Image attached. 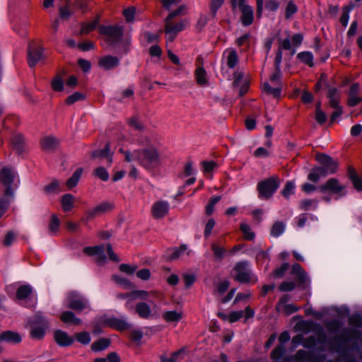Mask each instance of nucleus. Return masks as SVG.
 Wrapping results in <instances>:
<instances>
[{"label":"nucleus","instance_id":"1","mask_svg":"<svg viewBox=\"0 0 362 362\" xmlns=\"http://www.w3.org/2000/svg\"><path fill=\"white\" fill-rule=\"evenodd\" d=\"M124 159L127 162L138 161L147 170H153L161 164V157L153 146L133 152L125 151Z\"/></svg>","mask_w":362,"mask_h":362},{"label":"nucleus","instance_id":"2","mask_svg":"<svg viewBox=\"0 0 362 362\" xmlns=\"http://www.w3.org/2000/svg\"><path fill=\"white\" fill-rule=\"evenodd\" d=\"M279 185L280 180L276 177H271L259 182L257 185L259 197L266 199H269L279 188Z\"/></svg>","mask_w":362,"mask_h":362},{"label":"nucleus","instance_id":"3","mask_svg":"<svg viewBox=\"0 0 362 362\" xmlns=\"http://www.w3.org/2000/svg\"><path fill=\"white\" fill-rule=\"evenodd\" d=\"M234 279L241 283L255 282L257 278L249 269V262L243 261L237 262L233 268Z\"/></svg>","mask_w":362,"mask_h":362},{"label":"nucleus","instance_id":"4","mask_svg":"<svg viewBox=\"0 0 362 362\" xmlns=\"http://www.w3.org/2000/svg\"><path fill=\"white\" fill-rule=\"evenodd\" d=\"M31 337L34 339H42L48 328V322L45 317L40 313H37L30 320Z\"/></svg>","mask_w":362,"mask_h":362},{"label":"nucleus","instance_id":"5","mask_svg":"<svg viewBox=\"0 0 362 362\" xmlns=\"http://www.w3.org/2000/svg\"><path fill=\"white\" fill-rule=\"evenodd\" d=\"M318 189L322 193L336 194L338 197L346 195V187L336 178H329L324 184L319 186Z\"/></svg>","mask_w":362,"mask_h":362},{"label":"nucleus","instance_id":"6","mask_svg":"<svg viewBox=\"0 0 362 362\" xmlns=\"http://www.w3.org/2000/svg\"><path fill=\"white\" fill-rule=\"evenodd\" d=\"M281 71H276L271 76L269 82H264L263 84L264 90L272 95L274 98H279L281 95L282 86L281 83Z\"/></svg>","mask_w":362,"mask_h":362},{"label":"nucleus","instance_id":"7","mask_svg":"<svg viewBox=\"0 0 362 362\" xmlns=\"http://www.w3.org/2000/svg\"><path fill=\"white\" fill-rule=\"evenodd\" d=\"M68 308L78 312L85 310H90V305L88 300L76 292H71L67 297Z\"/></svg>","mask_w":362,"mask_h":362},{"label":"nucleus","instance_id":"8","mask_svg":"<svg viewBox=\"0 0 362 362\" xmlns=\"http://www.w3.org/2000/svg\"><path fill=\"white\" fill-rule=\"evenodd\" d=\"M187 25V21L186 20H182L175 24L172 21H165V31L167 42H173L177 34L183 30Z\"/></svg>","mask_w":362,"mask_h":362},{"label":"nucleus","instance_id":"9","mask_svg":"<svg viewBox=\"0 0 362 362\" xmlns=\"http://www.w3.org/2000/svg\"><path fill=\"white\" fill-rule=\"evenodd\" d=\"M99 32L102 35H106L111 43L119 42L123 35V29L119 25H100Z\"/></svg>","mask_w":362,"mask_h":362},{"label":"nucleus","instance_id":"10","mask_svg":"<svg viewBox=\"0 0 362 362\" xmlns=\"http://www.w3.org/2000/svg\"><path fill=\"white\" fill-rule=\"evenodd\" d=\"M158 310L159 308L157 305L154 304L151 309V306L144 301L138 303L135 306L136 313L143 319L156 317Z\"/></svg>","mask_w":362,"mask_h":362},{"label":"nucleus","instance_id":"11","mask_svg":"<svg viewBox=\"0 0 362 362\" xmlns=\"http://www.w3.org/2000/svg\"><path fill=\"white\" fill-rule=\"evenodd\" d=\"M114 208V204L111 202L101 203L94 208L88 210L85 214V220L88 221L95 218L96 216L102 215Z\"/></svg>","mask_w":362,"mask_h":362},{"label":"nucleus","instance_id":"12","mask_svg":"<svg viewBox=\"0 0 362 362\" xmlns=\"http://www.w3.org/2000/svg\"><path fill=\"white\" fill-rule=\"evenodd\" d=\"M43 58V49L34 43H30L28 47V62L30 67L35 66Z\"/></svg>","mask_w":362,"mask_h":362},{"label":"nucleus","instance_id":"13","mask_svg":"<svg viewBox=\"0 0 362 362\" xmlns=\"http://www.w3.org/2000/svg\"><path fill=\"white\" fill-rule=\"evenodd\" d=\"M316 160L322 164L329 174H334L338 168V163L330 156L324 153H317Z\"/></svg>","mask_w":362,"mask_h":362},{"label":"nucleus","instance_id":"14","mask_svg":"<svg viewBox=\"0 0 362 362\" xmlns=\"http://www.w3.org/2000/svg\"><path fill=\"white\" fill-rule=\"evenodd\" d=\"M16 178V173L13 169L9 168H4L1 169L0 172V182L5 187V189H10L14 191L12 188V184L14 183Z\"/></svg>","mask_w":362,"mask_h":362},{"label":"nucleus","instance_id":"15","mask_svg":"<svg viewBox=\"0 0 362 362\" xmlns=\"http://www.w3.org/2000/svg\"><path fill=\"white\" fill-rule=\"evenodd\" d=\"M169 211V203L166 201L156 202L151 206V214L154 218L161 219Z\"/></svg>","mask_w":362,"mask_h":362},{"label":"nucleus","instance_id":"16","mask_svg":"<svg viewBox=\"0 0 362 362\" xmlns=\"http://www.w3.org/2000/svg\"><path fill=\"white\" fill-rule=\"evenodd\" d=\"M288 296L285 295L282 296L276 305V310L278 312H282L286 315H291L298 311V307L292 303H288Z\"/></svg>","mask_w":362,"mask_h":362},{"label":"nucleus","instance_id":"17","mask_svg":"<svg viewBox=\"0 0 362 362\" xmlns=\"http://www.w3.org/2000/svg\"><path fill=\"white\" fill-rule=\"evenodd\" d=\"M40 146L44 151L50 153L54 151L60 144V140L54 136H47L40 140Z\"/></svg>","mask_w":362,"mask_h":362},{"label":"nucleus","instance_id":"18","mask_svg":"<svg viewBox=\"0 0 362 362\" xmlns=\"http://www.w3.org/2000/svg\"><path fill=\"white\" fill-rule=\"evenodd\" d=\"M119 65V59L115 56L106 55L98 59L99 67L105 71L113 69Z\"/></svg>","mask_w":362,"mask_h":362},{"label":"nucleus","instance_id":"19","mask_svg":"<svg viewBox=\"0 0 362 362\" xmlns=\"http://www.w3.org/2000/svg\"><path fill=\"white\" fill-rule=\"evenodd\" d=\"M360 87L358 83H354L351 86L348 93L347 105L354 107L362 102V98L359 95Z\"/></svg>","mask_w":362,"mask_h":362},{"label":"nucleus","instance_id":"20","mask_svg":"<svg viewBox=\"0 0 362 362\" xmlns=\"http://www.w3.org/2000/svg\"><path fill=\"white\" fill-rule=\"evenodd\" d=\"M91 157L93 159H99L101 161H106L108 165L112 162V153H111L108 144H106L103 149L94 151L91 154Z\"/></svg>","mask_w":362,"mask_h":362},{"label":"nucleus","instance_id":"21","mask_svg":"<svg viewBox=\"0 0 362 362\" xmlns=\"http://www.w3.org/2000/svg\"><path fill=\"white\" fill-rule=\"evenodd\" d=\"M14 191L13 189H5L3 196L0 198V218L7 211L9 204L13 199Z\"/></svg>","mask_w":362,"mask_h":362},{"label":"nucleus","instance_id":"22","mask_svg":"<svg viewBox=\"0 0 362 362\" xmlns=\"http://www.w3.org/2000/svg\"><path fill=\"white\" fill-rule=\"evenodd\" d=\"M54 338L57 344L61 346H69L74 341V339L72 337H70L66 332L62 330L55 331Z\"/></svg>","mask_w":362,"mask_h":362},{"label":"nucleus","instance_id":"23","mask_svg":"<svg viewBox=\"0 0 362 362\" xmlns=\"http://www.w3.org/2000/svg\"><path fill=\"white\" fill-rule=\"evenodd\" d=\"M248 80L242 72L235 74L234 86L239 87V95L243 96L248 90Z\"/></svg>","mask_w":362,"mask_h":362},{"label":"nucleus","instance_id":"24","mask_svg":"<svg viewBox=\"0 0 362 362\" xmlns=\"http://www.w3.org/2000/svg\"><path fill=\"white\" fill-rule=\"evenodd\" d=\"M83 252L88 255H96L98 262H104L105 261V255L104 254L103 245H97L95 247H86L83 248Z\"/></svg>","mask_w":362,"mask_h":362},{"label":"nucleus","instance_id":"25","mask_svg":"<svg viewBox=\"0 0 362 362\" xmlns=\"http://www.w3.org/2000/svg\"><path fill=\"white\" fill-rule=\"evenodd\" d=\"M305 347L310 348L316 345V341L315 337H310L305 341H303V337L300 334H298L293 337L291 341V351L294 350L299 344H302Z\"/></svg>","mask_w":362,"mask_h":362},{"label":"nucleus","instance_id":"26","mask_svg":"<svg viewBox=\"0 0 362 362\" xmlns=\"http://www.w3.org/2000/svg\"><path fill=\"white\" fill-rule=\"evenodd\" d=\"M105 324L119 331H123L130 327L129 323L123 319L110 318L105 322Z\"/></svg>","mask_w":362,"mask_h":362},{"label":"nucleus","instance_id":"27","mask_svg":"<svg viewBox=\"0 0 362 362\" xmlns=\"http://www.w3.org/2000/svg\"><path fill=\"white\" fill-rule=\"evenodd\" d=\"M196 82L201 86H207L209 85V79L206 70L202 66H199L194 71Z\"/></svg>","mask_w":362,"mask_h":362},{"label":"nucleus","instance_id":"28","mask_svg":"<svg viewBox=\"0 0 362 362\" xmlns=\"http://www.w3.org/2000/svg\"><path fill=\"white\" fill-rule=\"evenodd\" d=\"M327 97L329 99V105L330 107L339 105L340 93L339 90L334 87L327 86Z\"/></svg>","mask_w":362,"mask_h":362},{"label":"nucleus","instance_id":"29","mask_svg":"<svg viewBox=\"0 0 362 362\" xmlns=\"http://www.w3.org/2000/svg\"><path fill=\"white\" fill-rule=\"evenodd\" d=\"M76 198L71 194H65L61 197V204L64 211H70L74 207Z\"/></svg>","mask_w":362,"mask_h":362},{"label":"nucleus","instance_id":"30","mask_svg":"<svg viewBox=\"0 0 362 362\" xmlns=\"http://www.w3.org/2000/svg\"><path fill=\"white\" fill-rule=\"evenodd\" d=\"M61 320L69 325H78L81 323V320L77 317L73 312L65 311L60 316Z\"/></svg>","mask_w":362,"mask_h":362},{"label":"nucleus","instance_id":"31","mask_svg":"<svg viewBox=\"0 0 362 362\" xmlns=\"http://www.w3.org/2000/svg\"><path fill=\"white\" fill-rule=\"evenodd\" d=\"M224 57L226 59V64L230 69L234 68L238 62L237 52L234 49H228L224 52Z\"/></svg>","mask_w":362,"mask_h":362},{"label":"nucleus","instance_id":"32","mask_svg":"<svg viewBox=\"0 0 362 362\" xmlns=\"http://www.w3.org/2000/svg\"><path fill=\"white\" fill-rule=\"evenodd\" d=\"M244 312L243 310L239 311H233L228 314H225L222 313H219L218 316L226 321H228L230 323H233L238 321L240 318L243 317Z\"/></svg>","mask_w":362,"mask_h":362},{"label":"nucleus","instance_id":"33","mask_svg":"<svg viewBox=\"0 0 362 362\" xmlns=\"http://www.w3.org/2000/svg\"><path fill=\"white\" fill-rule=\"evenodd\" d=\"M0 340L8 343H18L21 341V337L17 332L6 331L1 334Z\"/></svg>","mask_w":362,"mask_h":362},{"label":"nucleus","instance_id":"34","mask_svg":"<svg viewBox=\"0 0 362 362\" xmlns=\"http://www.w3.org/2000/svg\"><path fill=\"white\" fill-rule=\"evenodd\" d=\"M43 190L47 195L59 194L62 191V185L57 180H54L49 184L45 185Z\"/></svg>","mask_w":362,"mask_h":362},{"label":"nucleus","instance_id":"35","mask_svg":"<svg viewBox=\"0 0 362 362\" xmlns=\"http://www.w3.org/2000/svg\"><path fill=\"white\" fill-rule=\"evenodd\" d=\"M242 13L241 21L245 25H250L253 21V9L249 5L240 10Z\"/></svg>","mask_w":362,"mask_h":362},{"label":"nucleus","instance_id":"36","mask_svg":"<svg viewBox=\"0 0 362 362\" xmlns=\"http://www.w3.org/2000/svg\"><path fill=\"white\" fill-rule=\"evenodd\" d=\"M349 177L357 191H362V177L358 176L352 167L349 168Z\"/></svg>","mask_w":362,"mask_h":362},{"label":"nucleus","instance_id":"37","mask_svg":"<svg viewBox=\"0 0 362 362\" xmlns=\"http://www.w3.org/2000/svg\"><path fill=\"white\" fill-rule=\"evenodd\" d=\"M33 295V288L30 285H22L16 291V298L18 300L29 298Z\"/></svg>","mask_w":362,"mask_h":362},{"label":"nucleus","instance_id":"38","mask_svg":"<svg viewBox=\"0 0 362 362\" xmlns=\"http://www.w3.org/2000/svg\"><path fill=\"white\" fill-rule=\"evenodd\" d=\"M182 315V312L176 310L165 311L163 313V317L167 322H179Z\"/></svg>","mask_w":362,"mask_h":362},{"label":"nucleus","instance_id":"39","mask_svg":"<svg viewBox=\"0 0 362 362\" xmlns=\"http://www.w3.org/2000/svg\"><path fill=\"white\" fill-rule=\"evenodd\" d=\"M112 279L116 284H117L124 289L131 290L135 288V286L133 283H132L127 279L124 278L122 276L118 275H113L112 276Z\"/></svg>","mask_w":362,"mask_h":362},{"label":"nucleus","instance_id":"40","mask_svg":"<svg viewBox=\"0 0 362 362\" xmlns=\"http://www.w3.org/2000/svg\"><path fill=\"white\" fill-rule=\"evenodd\" d=\"M82 173H83V169L78 168L74 173L72 176L68 179V180L66 181V186L69 189H72L77 185L79 180L81 177Z\"/></svg>","mask_w":362,"mask_h":362},{"label":"nucleus","instance_id":"41","mask_svg":"<svg viewBox=\"0 0 362 362\" xmlns=\"http://www.w3.org/2000/svg\"><path fill=\"white\" fill-rule=\"evenodd\" d=\"M110 344V341L106 338H101L91 344V349L93 351H100L107 349Z\"/></svg>","mask_w":362,"mask_h":362},{"label":"nucleus","instance_id":"42","mask_svg":"<svg viewBox=\"0 0 362 362\" xmlns=\"http://www.w3.org/2000/svg\"><path fill=\"white\" fill-rule=\"evenodd\" d=\"M211 250L214 252V255L215 257L216 260L221 261L226 252V250L224 247L219 245L216 243H213L211 245Z\"/></svg>","mask_w":362,"mask_h":362},{"label":"nucleus","instance_id":"43","mask_svg":"<svg viewBox=\"0 0 362 362\" xmlns=\"http://www.w3.org/2000/svg\"><path fill=\"white\" fill-rule=\"evenodd\" d=\"M318 202L316 199H303L300 203L302 210H315L317 208Z\"/></svg>","mask_w":362,"mask_h":362},{"label":"nucleus","instance_id":"44","mask_svg":"<svg viewBox=\"0 0 362 362\" xmlns=\"http://www.w3.org/2000/svg\"><path fill=\"white\" fill-rule=\"evenodd\" d=\"M11 143L13 148L18 152L21 153L24 148V138L21 135H15L13 136Z\"/></svg>","mask_w":362,"mask_h":362},{"label":"nucleus","instance_id":"45","mask_svg":"<svg viewBox=\"0 0 362 362\" xmlns=\"http://www.w3.org/2000/svg\"><path fill=\"white\" fill-rule=\"evenodd\" d=\"M186 253L187 255H189L190 252L187 251V247L185 245H181L179 248H175L173 250L170 255L169 258L171 260L176 259Z\"/></svg>","mask_w":362,"mask_h":362},{"label":"nucleus","instance_id":"46","mask_svg":"<svg viewBox=\"0 0 362 362\" xmlns=\"http://www.w3.org/2000/svg\"><path fill=\"white\" fill-rule=\"evenodd\" d=\"M285 230V224L283 222L277 221L274 223L271 228V235L274 237L281 235Z\"/></svg>","mask_w":362,"mask_h":362},{"label":"nucleus","instance_id":"47","mask_svg":"<svg viewBox=\"0 0 362 362\" xmlns=\"http://www.w3.org/2000/svg\"><path fill=\"white\" fill-rule=\"evenodd\" d=\"M93 175L103 181H107L109 179V173L107 170L102 166L96 168L93 170Z\"/></svg>","mask_w":362,"mask_h":362},{"label":"nucleus","instance_id":"48","mask_svg":"<svg viewBox=\"0 0 362 362\" xmlns=\"http://www.w3.org/2000/svg\"><path fill=\"white\" fill-rule=\"evenodd\" d=\"M295 188V182L293 181H288L286 183L281 194L285 198L288 199L291 194H294Z\"/></svg>","mask_w":362,"mask_h":362},{"label":"nucleus","instance_id":"49","mask_svg":"<svg viewBox=\"0 0 362 362\" xmlns=\"http://www.w3.org/2000/svg\"><path fill=\"white\" fill-rule=\"evenodd\" d=\"M151 294H153V292L149 293L144 290H135L132 291V300H147Z\"/></svg>","mask_w":362,"mask_h":362},{"label":"nucleus","instance_id":"50","mask_svg":"<svg viewBox=\"0 0 362 362\" xmlns=\"http://www.w3.org/2000/svg\"><path fill=\"white\" fill-rule=\"evenodd\" d=\"M60 226V221L59 218L55 214H52L51 220L49 223V230L52 233H55L58 231Z\"/></svg>","mask_w":362,"mask_h":362},{"label":"nucleus","instance_id":"51","mask_svg":"<svg viewBox=\"0 0 362 362\" xmlns=\"http://www.w3.org/2000/svg\"><path fill=\"white\" fill-rule=\"evenodd\" d=\"M297 57L301 62L309 65L310 66H312L313 65V56L310 52H300L298 54Z\"/></svg>","mask_w":362,"mask_h":362},{"label":"nucleus","instance_id":"52","mask_svg":"<svg viewBox=\"0 0 362 362\" xmlns=\"http://www.w3.org/2000/svg\"><path fill=\"white\" fill-rule=\"evenodd\" d=\"M51 86L54 91H62L64 89V81L63 79L59 76H56L53 78Z\"/></svg>","mask_w":362,"mask_h":362},{"label":"nucleus","instance_id":"53","mask_svg":"<svg viewBox=\"0 0 362 362\" xmlns=\"http://www.w3.org/2000/svg\"><path fill=\"white\" fill-rule=\"evenodd\" d=\"M240 230L244 234L245 239L252 240L255 238V233L251 230L250 227L246 223L240 225Z\"/></svg>","mask_w":362,"mask_h":362},{"label":"nucleus","instance_id":"54","mask_svg":"<svg viewBox=\"0 0 362 362\" xmlns=\"http://www.w3.org/2000/svg\"><path fill=\"white\" fill-rule=\"evenodd\" d=\"M284 346H279L272 351L271 357L274 361L273 362H281L280 359L281 358V356L284 354Z\"/></svg>","mask_w":362,"mask_h":362},{"label":"nucleus","instance_id":"55","mask_svg":"<svg viewBox=\"0 0 362 362\" xmlns=\"http://www.w3.org/2000/svg\"><path fill=\"white\" fill-rule=\"evenodd\" d=\"M84 98H85V95L83 94H82L80 92H75L74 94L69 95L66 98V103L68 105H72L77 101L83 100Z\"/></svg>","mask_w":362,"mask_h":362},{"label":"nucleus","instance_id":"56","mask_svg":"<svg viewBox=\"0 0 362 362\" xmlns=\"http://www.w3.org/2000/svg\"><path fill=\"white\" fill-rule=\"evenodd\" d=\"M98 23V20H95L91 23L83 24L80 32L81 34L85 35L89 33L90 31L93 30L95 28Z\"/></svg>","mask_w":362,"mask_h":362},{"label":"nucleus","instance_id":"57","mask_svg":"<svg viewBox=\"0 0 362 362\" xmlns=\"http://www.w3.org/2000/svg\"><path fill=\"white\" fill-rule=\"evenodd\" d=\"M225 0H211L210 4V11L211 16L214 17L217 11L221 7Z\"/></svg>","mask_w":362,"mask_h":362},{"label":"nucleus","instance_id":"58","mask_svg":"<svg viewBox=\"0 0 362 362\" xmlns=\"http://www.w3.org/2000/svg\"><path fill=\"white\" fill-rule=\"evenodd\" d=\"M76 340L83 344H88L90 341V336L88 332H82L80 333H78L76 334Z\"/></svg>","mask_w":362,"mask_h":362},{"label":"nucleus","instance_id":"59","mask_svg":"<svg viewBox=\"0 0 362 362\" xmlns=\"http://www.w3.org/2000/svg\"><path fill=\"white\" fill-rule=\"evenodd\" d=\"M185 8H186L185 5H180L176 10L169 13V15L165 18V21H172V19L174 17L184 14Z\"/></svg>","mask_w":362,"mask_h":362},{"label":"nucleus","instance_id":"60","mask_svg":"<svg viewBox=\"0 0 362 362\" xmlns=\"http://www.w3.org/2000/svg\"><path fill=\"white\" fill-rule=\"evenodd\" d=\"M220 199L221 197L219 196L214 197L210 199L209 204L206 206V214L207 215H211L213 214L214 207L215 204L220 201Z\"/></svg>","mask_w":362,"mask_h":362},{"label":"nucleus","instance_id":"61","mask_svg":"<svg viewBox=\"0 0 362 362\" xmlns=\"http://www.w3.org/2000/svg\"><path fill=\"white\" fill-rule=\"evenodd\" d=\"M232 10L235 12L238 9L241 10L248 6L246 0H230Z\"/></svg>","mask_w":362,"mask_h":362},{"label":"nucleus","instance_id":"62","mask_svg":"<svg viewBox=\"0 0 362 362\" xmlns=\"http://www.w3.org/2000/svg\"><path fill=\"white\" fill-rule=\"evenodd\" d=\"M297 10L298 8L296 5L293 1H289L286 8V18H290L295 13H296Z\"/></svg>","mask_w":362,"mask_h":362},{"label":"nucleus","instance_id":"63","mask_svg":"<svg viewBox=\"0 0 362 362\" xmlns=\"http://www.w3.org/2000/svg\"><path fill=\"white\" fill-rule=\"evenodd\" d=\"M128 124L136 130L141 131L144 129L143 124L138 119L134 117L130 118L128 120Z\"/></svg>","mask_w":362,"mask_h":362},{"label":"nucleus","instance_id":"64","mask_svg":"<svg viewBox=\"0 0 362 362\" xmlns=\"http://www.w3.org/2000/svg\"><path fill=\"white\" fill-rule=\"evenodd\" d=\"M16 234L13 231H9L5 235L3 243L5 246H10L16 240Z\"/></svg>","mask_w":362,"mask_h":362}]
</instances>
